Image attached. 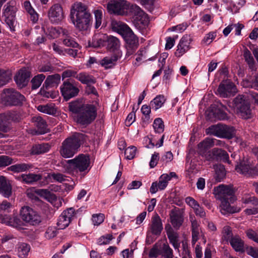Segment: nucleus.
Here are the masks:
<instances>
[{
    "label": "nucleus",
    "mask_w": 258,
    "mask_h": 258,
    "mask_svg": "<svg viewBox=\"0 0 258 258\" xmlns=\"http://www.w3.org/2000/svg\"><path fill=\"white\" fill-rule=\"evenodd\" d=\"M163 230L162 220L157 214L152 217L151 223L149 225L148 233H151L153 235L158 236L161 233Z\"/></svg>",
    "instance_id": "nucleus-20"
},
{
    "label": "nucleus",
    "mask_w": 258,
    "mask_h": 258,
    "mask_svg": "<svg viewBox=\"0 0 258 258\" xmlns=\"http://www.w3.org/2000/svg\"><path fill=\"white\" fill-rule=\"evenodd\" d=\"M30 77V72L26 69H22L16 74L14 80L17 85L22 88L27 85Z\"/></svg>",
    "instance_id": "nucleus-25"
},
{
    "label": "nucleus",
    "mask_w": 258,
    "mask_h": 258,
    "mask_svg": "<svg viewBox=\"0 0 258 258\" xmlns=\"http://www.w3.org/2000/svg\"><path fill=\"white\" fill-rule=\"evenodd\" d=\"M107 39L108 35L106 34H95L93 36L92 40L89 42V45L95 48L102 46L106 42Z\"/></svg>",
    "instance_id": "nucleus-31"
},
{
    "label": "nucleus",
    "mask_w": 258,
    "mask_h": 258,
    "mask_svg": "<svg viewBox=\"0 0 258 258\" xmlns=\"http://www.w3.org/2000/svg\"><path fill=\"white\" fill-rule=\"evenodd\" d=\"M10 123L6 113L0 114V131L6 132Z\"/></svg>",
    "instance_id": "nucleus-52"
},
{
    "label": "nucleus",
    "mask_w": 258,
    "mask_h": 258,
    "mask_svg": "<svg viewBox=\"0 0 258 258\" xmlns=\"http://www.w3.org/2000/svg\"><path fill=\"white\" fill-rule=\"evenodd\" d=\"M46 33L51 38L54 39L58 37L59 35L58 27H51L47 29Z\"/></svg>",
    "instance_id": "nucleus-61"
},
{
    "label": "nucleus",
    "mask_w": 258,
    "mask_h": 258,
    "mask_svg": "<svg viewBox=\"0 0 258 258\" xmlns=\"http://www.w3.org/2000/svg\"><path fill=\"white\" fill-rule=\"evenodd\" d=\"M21 216L24 221L33 225L38 224L41 221V217L40 215L28 206L22 208Z\"/></svg>",
    "instance_id": "nucleus-12"
},
{
    "label": "nucleus",
    "mask_w": 258,
    "mask_h": 258,
    "mask_svg": "<svg viewBox=\"0 0 258 258\" xmlns=\"http://www.w3.org/2000/svg\"><path fill=\"white\" fill-rule=\"evenodd\" d=\"M169 177L167 174H162L158 179V181L153 182L150 188V191L152 194L156 193L158 190H163L167 187Z\"/></svg>",
    "instance_id": "nucleus-22"
},
{
    "label": "nucleus",
    "mask_w": 258,
    "mask_h": 258,
    "mask_svg": "<svg viewBox=\"0 0 258 258\" xmlns=\"http://www.w3.org/2000/svg\"><path fill=\"white\" fill-rule=\"evenodd\" d=\"M16 219L15 218H11L10 216L6 215L5 216L0 214V222L2 223H5L6 225H10L11 226H16V223L15 221Z\"/></svg>",
    "instance_id": "nucleus-56"
},
{
    "label": "nucleus",
    "mask_w": 258,
    "mask_h": 258,
    "mask_svg": "<svg viewBox=\"0 0 258 258\" xmlns=\"http://www.w3.org/2000/svg\"><path fill=\"white\" fill-rule=\"evenodd\" d=\"M128 8V5L125 0H111L107 6L110 13L118 15L127 14Z\"/></svg>",
    "instance_id": "nucleus-11"
},
{
    "label": "nucleus",
    "mask_w": 258,
    "mask_h": 258,
    "mask_svg": "<svg viewBox=\"0 0 258 258\" xmlns=\"http://www.w3.org/2000/svg\"><path fill=\"white\" fill-rule=\"evenodd\" d=\"M12 74L9 70L0 69V88L9 83Z\"/></svg>",
    "instance_id": "nucleus-44"
},
{
    "label": "nucleus",
    "mask_w": 258,
    "mask_h": 258,
    "mask_svg": "<svg viewBox=\"0 0 258 258\" xmlns=\"http://www.w3.org/2000/svg\"><path fill=\"white\" fill-rule=\"evenodd\" d=\"M217 191L221 199H229L231 203H233L236 200L234 191L229 185H220L217 188Z\"/></svg>",
    "instance_id": "nucleus-23"
},
{
    "label": "nucleus",
    "mask_w": 258,
    "mask_h": 258,
    "mask_svg": "<svg viewBox=\"0 0 258 258\" xmlns=\"http://www.w3.org/2000/svg\"><path fill=\"white\" fill-rule=\"evenodd\" d=\"M137 148L135 146H131L125 150L124 155L126 159L131 160L133 159L136 155Z\"/></svg>",
    "instance_id": "nucleus-58"
},
{
    "label": "nucleus",
    "mask_w": 258,
    "mask_h": 258,
    "mask_svg": "<svg viewBox=\"0 0 258 258\" xmlns=\"http://www.w3.org/2000/svg\"><path fill=\"white\" fill-rule=\"evenodd\" d=\"M234 107L242 117L247 119L250 117L251 110L248 102L245 100L244 96L238 95L233 100Z\"/></svg>",
    "instance_id": "nucleus-8"
},
{
    "label": "nucleus",
    "mask_w": 258,
    "mask_h": 258,
    "mask_svg": "<svg viewBox=\"0 0 258 258\" xmlns=\"http://www.w3.org/2000/svg\"><path fill=\"white\" fill-rule=\"evenodd\" d=\"M17 11L16 3L10 1L4 5L2 11V17L11 31H15L16 13Z\"/></svg>",
    "instance_id": "nucleus-6"
},
{
    "label": "nucleus",
    "mask_w": 258,
    "mask_h": 258,
    "mask_svg": "<svg viewBox=\"0 0 258 258\" xmlns=\"http://www.w3.org/2000/svg\"><path fill=\"white\" fill-rule=\"evenodd\" d=\"M48 177L53 179L54 181L62 183L67 180V176L60 173H52L48 175Z\"/></svg>",
    "instance_id": "nucleus-55"
},
{
    "label": "nucleus",
    "mask_w": 258,
    "mask_h": 258,
    "mask_svg": "<svg viewBox=\"0 0 258 258\" xmlns=\"http://www.w3.org/2000/svg\"><path fill=\"white\" fill-rule=\"evenodd\" d=\"M206 160L209 161H223L229 163V155L225 150L218 148H214L209 151Z\"/></svg>",
    "instance_id": "nucleus-17"
},
{
    "label": "nucleus",
    "mask_w": 258,
    "mask_h": 258,
    "mask_svg": "<svg viewBox=\"0 0 258 258\" xmlns=\"http://www.w3.org/2000/svg\"><path fill=\"white\" fill-rule=\"evenodd\" d=\"M241 202L244 204H251L253 206H258V199L254 196L245 195L242 198Z\"/></svg>",
    "instance_id": "nucleus-53"
},
{
    "label": "nucleus",
    "mask_w": 258,
    "mask_h": 258,
    "mask_svg": "<svg viewBox=\"0 0 258 258\" xmlns=\"http://www.w3.org/2000/svg\"><path fill=\"white\" fill-rule=\"evenodd\" d=\"M165 229L170 242L176 248L178 246V234L169 225H166Z\"/></svg>",
    "instance_id": "nucleus-36"
},
{
    "label": "nucleus",
    "mask_w": 258,
    "mask_h": 258,
    "mask_svg": "<svg viewBox=\"0 0 258 258\" xmlns=\"http://www.w3.org/2000/svg\"><path fill=\"white\" fill-rule=\"evenodd\" d=\"M45 78V76L43 74H39L35 76L31 81L32 84V89L33 90H35L38 88L40 86Z\"/></svg>",
    "instance_id": "nucleus-48"
},
{
    "label": "nucleus",
    "mask_w": 258,
    "mask_h": 258,
    "mask_svg": "<svg viewBox=\"0 0 258 258\" xmlns=\"http://www.w3.org/2000/svg\"><path fill=\"white\" fill-rule=\"evenodd\" d=\"M106 42L107 43V49L109 51L114 52L115 53L120 51L119 50L120 43L117 38L112 36H108Z\"/></svg>",
    "instance_id": "nucleus-35"
},
{
    "label": "nucleus",
    "mask_w": 258,
    "mask_h": 258,
    "mask_svg": "<svg viewBox=\"0 0 258 258\" xmlns=\"http://www.w3.org/2000/svg\"><path fill=\"white\" fill-rule=\"evenodd\" d=\"M27 195L29 198L34 201H38L39 200L38 196H48V201L52 204L56 203L55 204L57 205L56 207H58L61 205L60 200L59 199H57L55 195L51 194L47 189H31L27 191Z\"/></svg>",
    "instance_id": "nucleus-13"
},
{
    "label": "nucleus",
    "mask_w": 258,
    "mask_h": 258,
    "mask_svg": "<svg viewBox=\"0 0 258 258\" xmlns=\"http://www.w3.org/2000/svg\"><path fill=\"white\" fill-rule=\"evenodd\" d=\"M50 146L48 144L43 143L33 146L31 149V153L33 155H39L47 152Z\"/></svg>",
    "instance_id": "nucleus-42"
},
{
    "label": "nucleus",
    "mask_w": 258,
    "mask_h": 258,
    "mask_svg": "<svg viewBox=\"0 0 258 258\" xmlns=\"http://www.w3.org/2000/svg\"><path fill=\"white\" fill-rule=\"evenodd\" d=\"M111 25L114 31L117 32L122 36L131 29L126 24L115 20L111 21Z\"/></svg>",
    "instance_id": "nucleus-32"
},
{
    "label": "nucleus",
    "mask_w": 258,
    "mask_h": 258,
    "mask_svg": "<svg viewBox=\"0 0 258 258\" xmlns=\"http://www.w3.org/2000/svg\"><path fill=\"white\" fill-rule=\"evenodd\" d=\"M49 20L52 24H57L64 18L62 8L59 4H55L51 6L48 12Z\"/></svg>",
    "instance_id": "nucleus-18"
},
{
    "label": "nucleus",
    "mask_w": 258,
    "mask_h": 258,
    "mask_svg": "<svg viewBox=\"0 0 258 258\" xmlns=\"http://www.w3.org/2000/svg\"><path fill=\"white\" fill-rule=\"evenodd\" d=\"M132 12L136 16L134 24L139 29L145 28L149 23L148 15L137 5H132Z\"/></svg>",
    "instance_id": "nucleus-9"
},
{
    "label": "nucleus",
    "mask_w": 258,
    "mask_h": 258,
    "mask_svg": "<svg viewBox=\"0 0 258 258\" xmlns=\"http://www.w3.org/2000/svg\"><path fill=\"white\" fill-rule=\"evenodd\" d=\"M186 204L191 208L197 216L204 218L206 216V212L204 208L201 207L199 203L191 197H187L185 199Z\"/></svg>",
    "instance_id": "nucleus-24"
},
{
    "label": "nucleus",
    "mask_w": 258,
    "mask_h": 258,
    "mask_svg": "<svg viewBox=\"0 0 258 258\" xmlns=\"http://www.w3.org/2000/svg\"><path fill=\"white\" fill-rule=\"evenodd\" d=\"M208 130V133L218 137L228 139L232 138L235 134V129L233 126L222 124L212 125Z\"/></svg>",
    "instance_id": "nucleus-7"
},
{
    "label": "nucleus",
    "mask_w": 258,
    "mask_h": 258,
    "mask_svg": "<svg viewBox=\"0 0 258 258\" xmlns=\"http://www.w3.org/2000/svg\"><path fill=\"white\" fill-rule=\"evenodd\" d=\"M13 163V159L8 156H0V167H5Z\"/></svg>",
    "instance_id": "nucleus-57"
},
{
    "label": "nucleus",
    "mask_w": 258,
    "mask_h": 258,
    "mask_svg": "<svg viewBox=\"0 0 258 258\" xmlns=\"http://www.w3.org/2000/svg\"><path fill=\"white\" fill-rule=\"evenodd\" d=\"M60 82V76L59 74H54L48 76L43 84V87L44 86L47 89L48 88L52 87L57 85Z\"/></svg>",
    "instance_id": "nucleus-38"
},
{
    "label": "nucleus",
    "mask_w": 258,
    "mask_h": 258,
    "mask_svg": "<svg viewBox=\"0 0 258 258\" xmlns=\"http://www.w3.org/2000/svg\"><path fill=\"white\" fill-rule=\"evenodd\" d=\"M37 108L40 112L50 115H53L56 112L54 105L52 103L46 105H39L37 106Z\"/></svg>",
    "instance_id": "nucleus-46"
},
{
    "label": "nucleus",
    "mask_w": 258,
    "mask_h": 258,
    "mask_svg": "<svg viewBox=\"0 0 258 258\" xmlns=\"http://www.w3.org/2000/svg\"><path fill=\"white\" fill-rule=\"evenodd\" d=\"M60 91L64 98L68 100L76 97L79 92V89L76 84L71 80L68 79L63 82L60 87Z\"/></svg>",
    "instance_id": "nucleus-15"
},
{
    "label": "nucleus",
    "mask_w": 258,
    "mask_h": 258,
    "mask_svg": "<svg viewBox=\"0 0 258 258\" xmlns=\"http://www.w3.org/2000/svg\"><path fill=\"white\" fill-rule=\"evenodd\" d=\"M112 239V235L111 234H106L101 236L97 240V243L99 245L107 244Z\"/></svg>",
    "instance_id": "nucleus-63"
},
{
    "label": "nucleus",
    "mask_w": 258,
    "mask_h": 258,
    "mask_svg": "<svg viewBox=\"0 0 258 258\" xmlns=\"http://www.w3.org/2000/svg\"><path fill=\"white\" fill-rule=\"evenodd\" d=\"M237 92L235 84L230 80L222 81L219 85L217 94L223 98H228L234 96Z\"/></svg>",
    "instance_id": "nucleus-10"
},
{
    "label": "nucleus",
    "mask_w": 258,
    "mask_h": 258,
    "mask_svg": "<svg viewBox=\"0 0 258 258\" xmlns=\"http://www.w3.org/2000/svg\"><path fill=\"white\" fill-rule=\"evenodd\" d=\"M32 121L37 128L36 134H44L48 132L49 130L46 122L41 117L34 116L32 118Z\"/></svg>",
    "instance_id": "nucleus-28"
},
{
    "label": "nucleus",
    "mask_w": 258,
    "mask_h": 258,
    "mask_svg": "<svg viewBox=\"0 0 258 258\" xmlns=\"http://www.w3.org/2000/svg\"><path fill=\"white\" fill-rule=\"evenodd\" d=\"M222 233L225 240L229 241L234 236L232 235L231 228L229 226H225L223 228Z\"/></svg>",
    "instance_id": "nucleus-59"
},
{
    "label": "nucleus",
    "mask_w": 258,
    "mask_h": 258,
    "mask_svg": "<svg viewBox=\"0 0 258 258\" xmlns=\"http://www.w3.org/2000/svg\"><path fill=\"white\" fill-rule=\"evenodd\" d=\"M23 7L26 11L30 15V19L33 23H36L38 20L39 15L32 8L29 1H25L23 3Z\"/></svg>",
    "instance_id": "nucleus-37"
},
{
    "label": "nucleus",
    "mask_w": 258,
    "mask_h": 258,
    "mask_svg": "<svg viewBox=\"0 0 258 258\" xmlns=\"http://www.w3.org/2000/svg\"><path fill=\"white\" fill-rule=\"evenodd\" d=\"M0 194L7 198L12 195V186L4 176H0Z\"/></svg>",
    "instance_id": "nucleus-30"
},
{
    "label": "nucleus",
    "mask_w": 258,
    "mask_h": 258,
    "mask_svg": "<svg viewBox=\"0 0 258 258\" xmlns=\"http://www.w3.org/2000/svg\"><path fill=\"white\" fill-rule=\"evenodd\" d=\"M60 165L62 172L72 175L79 174L84 176L91 168L89 156L83 154H79L74 159L61 161Z\"/></svg>",
    "instance_id": "nucleus-2"
},
{
    "label": "nucleus",
    "mask_w": 258,
    "mask_h": 258,
    "mask_svg": "<svg viewBox=\"0 0 258 258\" xmlns=\"http://www.w3.org/2000/svg\"><path fill=\"white\" fill-rule=\"evenodd\" d=\"M121 56L122 52L118 51L111 56L104 57L101 60L100 64L106 69H110L116 64L117 61Z\"/></svg>",
    "instance_id": "nucleus-26"
},
{
    "label": "nucleus",
    "mask_w": 258,
    "mask_h": 258,
    "mask_svg": "<svg viewBox=\"0 0 258 258\" xmlns=\"http://www.w3.org/2000/svg\"><path fill=\"white\" fill-rule=\"evenodd\" d=\"M191 41L190 36L184 35L177 46V49L174 53L175 55L177 57H180L186 53L190 48L189 45Z\"/></svg>",
    "instance_id": "nucleus-21"
},
{
    "label": "nucleus",
    "mask_w": 258,
    "mask_h": 258,
    "mask_svg": "<svg viewBox=\"0 0 258 258\" xmlns=\"http://www.w3.org/2000/svg\"><path fill=\"white\" fill-rule=\"evenodd\" d=\"M31 167L30 164L26 163L16 164L10 166L8 169L14 172H22L29 170Z\"/></svg>",
    "instance_id": "nucleus-45"
},
{
    "label": "nucleus",
    "mask_w": 258,
    "mask_h": 258,
    "mask_svg": "<svg viewBox=\"0 0 258 258\" xmlns=\"http://www.w3.org/2000/svg\"><path fill=\"white\" fill-rule=\"evenodd\" d=\"M216 36L217 33L216 32H210L206 35L202 42L206 45L210 44L216 38Z\"/></svg>",
    "instance_id": "nucleus-60"
},
{
    "label": "nucleus",
    "mask_w": 258,
    "mask_h": 258,
    "mask_svg": "<svg viewBox=\"0 0 258 258\" xmlns=\"http://www.w3.org/2000/svg\"><path fill=\"white\" fill-rule=\"evenodd\" d=\"M77 212L73 208H70L64 210L59 216L57 226L60 229H63L67 227L71 222L76 218Z\"/></svg>",
    "instance_id": "nucleus-16"
},
{
    "label": "nucleus",
    "mask_w": 258,
    "mask_h": 258,
    "mask_svg": "<svg viewBox=\"0 0 258 258\" xmlns=\"http://www.w3.org/2000/svg\"><path fill=\"white\" fill-rule=\"evenodd\" d=\"M85 140L84 135L76 133L66 139L62 143L59 153L65 158L72 157L77 152L82 142Z\"/></svg>",
    "instance_id": "nucleus-4"
},
{
    "label": "nucleus",
    "mask_w": 258,
    "mask_h": 258,
    "mask_svg": "<svg viewBox=\"0 0 258 258\" xmlns=\"http://www.w3.org/2000/svg\"><path fill=\"white\" fill-rule=\"evenodd\" d=\"M243 56L246 62L248 64L249 68L251 70H255L254 60L250 51L247 49L245 50L244 51Z\"/></svg>",
    "instance_id": "nucleus-50"
},
{
    "label": "nucleus",
    "mask_w": 258,
    "mask_h": 258,
    "mask_svg": "<svg viewBox=\"0 0 258 258\" xmlns=\"http://www.w3.org/2000/svg\"><path fill=\"white\" fill-rule=\"evenodd\" d=\"M214 146L213 139L207 138L198 144L199 153L206 159V157L209 154L208 150Z\"/></svg>",
    "instance_id": "nucleus-27"
},
{
    "label": "nucleus",
    "mask_w": 258,
    "mask_h": 258,
    "mask_svg": "<svg viewBox=\"0 0 258 258\" xmlns=\"http://www.w3.org/2000/svg\"><path fill=\"white\" fill-rule=\"evenodd\" d=\"M236 171L246 176H254L258 173L257 168L250 159H243L235 167Z\"/></svg>",
    "instance_id": "nucleus-14"
},
{
    "label": "nucleus",
    "mask_w": 258,
    "mask_h": 258,
    "mask_svg": "<svg viewBox=\"0 0 258 258\" xmlns=\"http://www.w3.org/2000/svg\"><path fill=\"white\" fill-rule=\"evenodd\" d=\"M70 110L75 114L74 119L76 122L81 125L87 126L91 124L96 119L97 110L96 106L92 104L83 103L79 101L70 103Z\"/></svg>",
    "instance_id": "nucleus-1"
},
{
    "label": "nucleus",
    "mask_w": 258,
    "mask_h": 258,
    "mask_svg": "<svg viewBox=\"0 0 258 258\" xmlns=\"http://www.w3.org/2000/svg\"><path fill=\"white\" fill-rule=\"evenodd\" d=\"M62 43L67 47L73 48H80L79 44L75 41V39L70 35L62 39Z\"/></svg>",
    "instance_id": "nucleus-49"
},
{
    "label": "nucleus",
    "mask_w": 258,
    "mask_h": 258,
    "mask_svg": "<svg viewBox=\"0 0 258 258\" xmlns=\"http://www.w3.org/2000/svg\"><path fill=\"white\" fill-rule=\"evenodd\" d=\"M229 242L235 251L240 252H244V241L239 236H234Z\"/></svg>",
    "instance_id": "nucleus-33"
},
{
    "label": "nucleus",
    "mask_w": 258,
    "mask_h": 258,
    "mask_svg": "<svg viewBox=\"0 0 258 258\" xmlns=\"http://www.w3.org/2000/svg\"><path fill=\"white\" fill-rule=\"evenodd\" d=\"M70 17L75 28L79 31H87L91 26V15L85 5L80 2L71 7Z\"/></svg>",
    "instance_id": "nucleus-3"
},
{
    "label": "nucleus",
    "mask_w": 258,
    "mask_h": 258,
    "mask_svg": "<svg viewBox=\"0 0 258 258\" xmlns=\"http://www.w3.org/2000/svg\"><path fill=\"white\" fill-rule=\"evenodd\" d=\"M216 174L217 180L219 181H220L225 177L226 173L223 166L220 165L218 168H216Z\"/></svg>",
    "instance_id": "nucleus-64"
},
{
    "label": "nucleus",
    "mask_w": 258,
    "mask_h": 258,
    "mask_svg": "<svg viewBox=\"0 0 258 258\" xmlns=\"http://www.w3.org/2000/svg\"><path fill=\"white\" fill-rule=\"evenodd\" d=\"M3 103L7 105H21L25 101V97L13 88L5 89L1 95Z\"/></svg>",
    "instance_id": "nucleus-5"
},
{
    "label": "nucleus",
    "mask_w": 258,
    "mask_h": 258,
    "mask_svg": "<svg viewBox=\"0 0 258 258\" xmlns=\"http://www.w3.org/2000/svg\"><path fill=\"white\" fill-rule=\"evenodd\" d=\"M221 204L220 206V211L223 215H226L228 213H238L240 209L237 207L231 206L230 203H232L229 199H221Z\"/></svg>",
    "instance_id": "nucleus-29"
},
{
    "label": "nucleus",
    "mask_w": 258,
    "mask_h": 258,
    "mask_svg": "<svg viewBox=\"0 0 258 258\" xmlns=\"http://www.w3.org/2000/svg\"><path fill=\"white\" fill-rule=\"evenodd\" d=\"M17 255L20 258H25L28 255L30 246L26 243H19L16 246Z\"/></svg>",
    "instance_id": "nucleus-39"
},
{
    "label": "nucleus",
    "mask_w": 258,
    "mask_h": 258,
    "mask_svg": "<svg viewBox=\"0 0 258 258\" xmlns=\"http://www.w3.org/2000/svg\"><path fill=\"white\" fill-rule=\"evenodd\" d=\"M153 127L155 133H163L164 130V124L162 119L161 118H156L153 122Z\"/></svg>",
    "instance_id": "nucleus-47"
},
{
    "label": "nucleus",
    "mask_w": 258,
    "mask_h": 258,
    "mask_svg": "<svg viewBox=\"0 0 258 258\" xmlns=\"http://www.w3.org/2000/svg\"><path fill=\"white\" fill-rule=\"evenodd\" d=\"M162 254L164 258H173V250L167 243H164L162 247Z\"/></svg>",
    "instance_id": "nucleus-54"
},
{
    "label": "nucleus",
    "mask_w": 258,
    "mask_h": 258,
    "mask_svg": "<svg viewBox=\"0 0 258 258\" xmlns=\"http://www.w3.org/2000/svg\"><path fill=\"white\" fill-rule=\"evenodd\" d=\"M126 42V45H131L134 46L139 45V41L138 38L135 35L131 29H130L123 36Z\"/></svg>",
    "instance_id": "nucleus-40"
},
{
    "label": "nucleus",
    "mask_w": 258,
    "mask_h": 258,
    "mask_svg": "<svg viewBox=\"0 0 258 258\" xmlns=\"http://www.w3.org/2000/svg\"><path fill=\"white\" fill-rule=\"evenodd\" d=\"M103 11V10L102 8H99L94 11V14L95 19V27L96 29L98 28L102 24Z\"/></svg>",
    "instance_id": "nucleus-51"
},
{
    "label": "nucleus",
    "mask_w": 258,
    "mask_h": 258,
    "mask_svg": "<svg viewBox=\"0 0 258 258\" xmlns=\"http://www.w3.org/2000/svg\"><path fill=\"white\" fill-rule=\"evenodd\" d=\"M22 181L26 184H33L42 179V175L29 173L28 174H23L21 176Z\"/></svg>",
    "instance_id": "nucleus-34"
},
{
    "label": "nucleus",
    "mask_w": 258,
    "mask_h": 258,
    "mask_svg": "<svg viewBox=\"0 0 258 258\" xmlns=\"http://www.w3.org/2000/svg\"><path fill=\"white\" fill-rule=\"evenodd\" d=\"M169 216L172 225L175 229H178L183 222V211L179 208L173 209L171 211Z\"/></svg>",
    "instance_id": "nucleus-19"
},
{
    "label": "nucleus",
    "mask_w": 258,
    "mask_h": 258,
    "mask_svg": "<svg viewBox=\"0 0 258 258\" xmlns=\"http://www.w3.org/2000/svg\"><path fill=\"white\" fill-rule=\"evenodd\" d=\"M245 233L247 237L249 239L258 243V232H256L251 229H249L245 231Z\"/></svg>",
    "instance_id": "nucleus-62"
},
{
    "label": "nucleus",
    "mask_w": 258,
    "mask_h": 258,
    "mask_svg": "<svg viewBox=\"0 0 258 258\" xmlns=\"http://www.w3.org/2000/svg\"><path fill=\"white\" fill-rule=\"evenodd\" d=\"M76 79L84 84H95L96 83V79L93 76L84 72L77 74Z\"/></svg>",
    "instance_id": "nucleus-41"
},
{
    "label": "nucleus",
    "mask_w": 258,
    "mask_h": 258,
    "mask_svg": "<svg viewBox=\"0 0 258 258\" xmlns=\"http://www.w3.org/2000/svg\"><path fill=\"white\" fill-rule=\"evenodd\" d=\"M165 101L166 98L164 95H158L151 101L150 105L152 109L157 110L163 106Z\"/></svg>",
    "instance_id": "nucleus-43"
}]
</instances>
